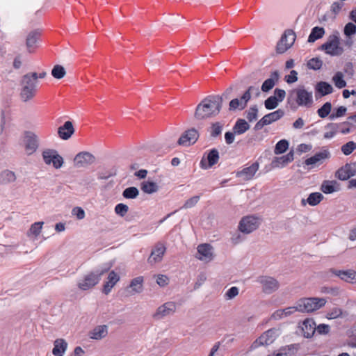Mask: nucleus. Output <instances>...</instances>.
Segmentation results:
<instances>
[{
	"label": "nucleus",
	"mask_w": 356,
	"mask_h": 356,
	"mask_svg": "<svg viewBox=\"0 0 356 356\" xmlns=\"http://www.w3.org/2000/svg\"><path fill=\"white\" fill-rule=\"evenodd\" d=\"M222 106L221 98L211 96L203 99L197 106L195 117L198 120L211 118L218 115Z\"/></svg>",
	"instance_id": "f257e3e1"
},
{
	"label": "nucleus",
	"mask_w": 356,
	"mask_h": 356,
	"mask_svg": "<svg viewBox=\"0 0 356 356\" xmlns=\"http://www.w3.org/2000/svg\"><path fill=\"white\" fill-rule=\"evenodd\" d=\"M113 266V262L110 261L105 264L103 267L97 269L96 271L86 275L79 280L78 287L83 291L92 289L99 283L102 275L111 268Z\"/></svg>",
	"instance_id": "f03ea898"
},
{
	"label": "nucleus",
	"mask_w": 356,
	"mask_h": 356,
	"mask_svg": "<svg viewBox=\"0 0 356 356\" xmlns=\"http://www.w3.org/2000/svg\"><path fill=\"white\" fill-rule=\"evenodd\" d=\"M41 33L39 29H30L26 31L24 36V54L31 56L36 54L41 43Z\"/></svg>",
	"instance_id": "7ed1b4c3"
},
{
	"label": "nucleus",
	"mask_w": 356,
	"mask_h": 356,
	"mask_svg": "<svg viewBox=\"0 0 356 356\" xmlns=\"http://www.w3.org/2000/svg\"><path fill=\"white\" fill-rule=\"evenodd\" d=\"M38 73L29 72L24 74V102H31L38 92Z\"/></svg>",
	"instance_id": "20e7f679"
},
{
	"label": "nucleus",
	"mask_w": 356,
	"mask_h": 356,
	"mask_svg": "<svg viewBox=\"0 0 356 356\" xmlns=\"http://www.w3.org/2000/svg\"><path fill=\"white\" fill-rule=\"evenodd\" d=\"M262 218L256 214H250L241 218L238 225V229L244 234H250L256 231L261 226Z\"/></svg>",
	"instance_id": "39448f33"
},
{
	"label": "nucleus",
	"mask_w": 356,
	"mask_h": 356,
	"mask_svg": "<svg viewBox=\"0 0 356 356\" xmlns=\"http://www.w3.org/2000/svg\"><path fill=\"white\" fill-rule=\"evenodd\" d=\"M321 49L332 56L342 55L344 52V49L341 44L339 33L330 35L327 41L321 45Z\"/></svg>",
	"instance_id": "423d86ee"
},
{
	"label": "nucleus",
	"mask_w": 356,
	"mask_h": 356,
	"mask_svg": "<svg viewBox=\"0 0 356 356\" xmlns=\"http://www.w3.org/2000/svg\"><path fill=\"white\" fill-rule=\"evenodd\" d=\"M327 300L324 298H302L297 302L299 312H312L325 305Z\"/></svg>",
	"instance_id": "0eeeda50"
},
{
	"label": "nucleus",
	"mask_w": 356,
	"mask_h": 356,
	"mask_svg": "<svg viewBox=\"0 0 356 356\" xmlns=\"http://www.w3.org/2000/svg\"><path fill=\"white\" fill-rule=\"evenodd\" d=\"M216 256L215 249L209 243H201L196 248L195 257L203 264L212 262L215 259Z\"/></svg>",
	"instance_id": "6e6552de"
},
{
	"label": "nucleus",
	"mask_w": 356,
	"mask_h": 356,
	"mask_svg": "<svg viewBox=\"0 0 356 356\" xmlns=\"http://www.w3.org/2000/svg\"><path fill=\"white\" fill-rule=\"evenodd\" d=\"M40 146L38 136L33 131H24V154L28 156L37 152Z\"/></svg>",
	"instance_id": "1a4fd4ad"
},
{
	"label": "nucleus",
	"mask_w": 356,
	"mask_h": 356,
	"mask_svg": "<svg viewBox=\"0 0 356 356\" xmlns=\"http://www.w3.org/2000/svg\"><path fill=\"white\" fill-rule=\"evenodd\" d=\"M330 158L331 152L330 150L323 149L305 159L304 165L307 167L308 170L318 168Z\"/></svg>",
	"instance_id": "9d476101"
},
{
	"label": "nucleus",
	"mask_w": 356,
	"mask_h": 356,
	"mask_svg": "<svg viewBox=\"0 0 356 356\" xmlns=\"http://www.w3.org/2000/svg\"><path fill=\"white\" fill-rule=\"evenodd\" d=\"M42 156L44 163L47 165H51L56 170L63 166L64 159L55 149H46L42 152Z\"/></svg>",
	"instance_id": "9b49d317"
},
{
	"label": "nucleus",
	"mask_w": 356,
	"mask_h": 356,
	"mask_svg": "<svg viewBox=\"0 0 356 356\" xmlns=\"http://www.w3.org/2000/svg\"><path fill=\"white\" fill-rule=\"evenodd\" d=\"M166 245L163 242H157L152 248L150 254L147 258V263L154 266L161 263L166 252Z\"/></svg>",
	"instance_id": "f8f14e48"
},
{
	"label": "nucleus",
	"mask_w": 356,
	"mask_h": 356,
	"mask_svg": "<svg viewBox=\"0 0 356 356\" xmlns=\"http://www.w3.org/2000/svg\"><path fill=\"white\" fill-rule=\"evenodd\" d=\"M279 329L273 328L264 332L252 345V348H257L261 346H268L272 344L280 336Z\"/></svg>",
	"instance_id": "ddd939ff"
},
{
	"label": "nucleus",
	"mask_w": 356,
	"mask_h": 356,
	"mask_svg": "<svg viewBox=\"0 0 356 356\" xmlns=\"http://www.w3.org/2000/svg\"><path fill=\"white\" fill-rule=\"evenodd\" d=\"M257 282L260 284L262 291L266 294H271L278 290L279 282L274 277L267 275H261L257 277Z\"/></svg>",
	"instance_id": "4468645a"
},
{
	"label": "nucleus",
	"mask_w": 356,
	"mask_h": 356,
	"mask_svg": "<svg viewBox=\"0 0 356 356\" xmlns=\"http://www.w3.org/2000/svg\"><path fill=\"white\" fill-rule=\"evenodd\" d=\"M176 310L177 304L175 302H166L156 309L153 317L156 319H162L166 316L174 314Z\"/></svg>",
	"instance_id": "2eb2a0df"
},
{
	"label": "nucleus",
	"mask_w": 356,
	"mask_h": 356,
	"mask_svg": "<svg viewBox=\"0 0 356 356\" xmlns=\"http://www.w3.org/2000/svg\"><path fill=\"white\" fill-rule=\"evenodd\" d=\"M296 35L292 31H287L281 38L277 46V51L280 54L285 52L294 43Z\"/></svg>",
	"instance_id": "dca6fc26"
},
{
	"label": "nucleus",
	"mask_w": 356,
	"mask_h": 356,
	"mask_svg": "<svg viewBox=\"0 0 356 356\" xmlns=\"http://www.w3.org/2000/svg\"><path fill=\"white\" fill-rule=\"evenodd\" d=\"M296 102L301 106H309L313 103L312 92L307 91L304 88H298L295 90Z\"/></svg>",
	"instance_id": "f3484780"
},
{
	"label": "nucleus",
	"mask_w": 356,
	"mask_h": 356,
	"mask_svg": "<svg viewBox=\"0 0 356 356\" xmlns=\"http://www.w3.org/2000/svg\"><path fill=\"white\" fill-rule=\"evenodd\" d=\"M95 157L88 152H81L77 154L74 159V165L76 168H85L92 164Z\"/></svg>",
	"instance_id": "a211bd4d"
},
{
	"label": "nucleus",
	"mask_w": 356,
	"mask_h": 356,
	"mask_svg": "<svg viewBox=\"0 0 356 356\" xmlns=\"http://www.w3.org/2000/svg\"><path fill=\"white\" fill-rule=\"evenodd\" d=\"M284 113L282 110L278 109L274 112L268 113L264 115L257 124L255 127L257 129H261L266 125H268L274 122L280 120Z\"/></svg>",
	"instance_id": "6ab92c4d"
},
{
	"label": "nucleus",
	"mask_w": 356,
	"mask_h": 356,
	"mask_svg": "<svg viewBox=\"0 0 356 356\" xmlns=\"http://www.w3.org/2000/svg\"><path fill=\"white\" fill-rule=\"evenodd\" d=\"M120 280V277L118 273L114 270L110 271L103 284L102 293L108 295Z\"/></svg>",
	"instance_id": "aec40b11"
},
{
	"label": "nucleus",
	"mask_w": 356,
	"mask_h": 356,
	"mask_svg": "<svg viewBox=\"0 0 356 356\" xmlns=\"http://www.w3.org/2000/svg\"><path fill=\"white\" fill-rule=\"evenodd\" d=\"M199 137L198 132L195 129L185 131L178 140V144L182 146H189L194 144Z\"/></svg>",
	"instance_id": "412c9836"
},
{
	"label": "nucleus",
	"mask_w": 356,
	"mask_h": 356,
	"mask_svg": "<svg viewBox=\"0 0 356 356\" xmlns=\"http://www.w3.org/2000/svg\"><path fill=\"white\" fill-rule=\"evenodd\" d=\"M259 168V163L255 162L249 166L243 168L241 170L236 172V176L242 180L248 181L252 179Z\"/></svg>",
	"instance_id": "4be33fe9"
},
{
	"label": "nucleus",
	"mask_w": 356,
	"mask_h": 356,
	"mask_svg": "<svg viewBox=\"0 0 356 356\" xmlns=\"http://www.w3.org/2000/svg\"><path fill=\"white\" fill-rule=\"evenodd\" d=\"M108 334V326L106 325H99L93 327L88 333L90 339L100 341L105 339Z\"/></svg>",
	"instance_id": "5701e85b"
},
{
	"label": "nucleus",
	"mask_w": 356,
	"mask_h": 356,
	"mask_svg": "<svg viewBox=\"0 0 356 356\" xmlns=\"http://www.w3.org/2000/svg\"><path fill=\"white\" fill-rule=\"evenodd\" d=\"M294 159V154L292 151L289 152L288 154L275 157L272 162L271 165L273 168H283L286 167L288 164L291 163Z\"/></svg>",
	"instance_id": "b1692460"
},
{
	"label": "nucleus",
	"mask_w": 356,
	"mask_h": 356,
	"mask_svg": "<svg viewBox=\"0 0 356 356\" xmlns=\"http://www.w3.org/2000/svg\"><path fill=\"white\" fill-rule=\"evenodd\" d=\"M252 88H250L240 99H234L229 102V109L235 111L236 109L242 110L246 105L248 102L251 97L250 90Z\"/></svg>",
	"instance_id": "393cba45"
},
{
	"label": "nucleus",
	"mask_w": 356,
	"mask_h": 356,
	"mask_svg": "<svg viewBox=\"0 0 356 356\" xmlns=\"http://www.w3.org/2000/svg\"><path fill=\"white\" fill-rule=\"evenodd\" d=\"M144 280L143 276L133 278L127 286L129 293L132 296L141 293L144 290Z\"/></svg>",
	"instance_id": "a878e982"
},
{
	"label": "nucleus",
	"mask_w": 356,
	"mask_h": 356,
	"mask_svg": "<svg viewBox=\"0 0 356 356\" xmlns=\"http://www.w3.org/2000/svg\"><path fill=\"white\" fill-rule=\"evenodd\" d=\"M298 312H299V309H298V305L296 302L293 306L289 307L282 309L276 310L272 314L271 318L275 321L282 320Z\"/></svg>",
	"instance_id": "bb28decb"
},
{
	"label": "nucleus",
	"mask_w": 356,
	"mask_h": 356,
	"mask_svg": "<svg viewBox=\"0 0 356 356\" xmlns=\"http://www.w3.org/2000/svg\"><path fill=\"white\" fill-rule=\"evenodd\" d=\"M219 160V154L218 152L213 149L211 150L208 154L207 158H203L200 161V166L203 169H209L216 163Z\"/></svg>",
	"instance_id": "cd10ccee"
},
{
	"label": "nucleus",
	"mask_w": 356,
	"mask_h": 356,
	"mask_svg": "<svg viewBox=\"0 0 356 356\" xmlns=\"http://www.w3.org/2000/svg\"><path fill=\"white\" fill-rule=\"evenodd\" d=\"M68 348V343L63 338H58L54 340L52 348V355L54 356H64Z\"/></svg>",
	"instance_id": "c85d7f7f"
},
{
	"label": "nucleus",
	"mask_w": 356,
	"mask_h": 356,
	"mask_svg": "<svg viewBox=\"0 0 356 356\" xmlns=\"http://www.w3.org/2000/svg\"><path fill=\"white\" fill-rule=\"evenodd\" d=\"M340 190V184L335 180H324L321 186V191L325 194H331Z\"/></svg>",
	"instance_id": "c756f323"
},
{
	"label": "nucleus",
	"mask_w": 356,
	"mask_h": 356,
	"mask_svg": "<svg viewBox=\"0 0 356 356\" xmlns=\"http://www.w3.org/2000/svg\"><path fill=\"white\" fill-rule=\"evenodd\" d=\"M333 273L346 282L350 284L356 283V271L353 270H334Z\"/></svg>",
	"instance_id": "7c9ffc66"
},
{
	"label": "nucleus",
	"mask_w": 356,
	"mask_h": 356,
	"mask_svg": "<svg viewBox=\"0 0 356 356\" xmlns=\"http://www.w3.org/2000/svg\"><path fill=\"white\" fill-rule=\"evenodd\" d=\"M356 175V170L353 169L350 165H346L339 169L335 176L340 180H346Z\"/></svg>",
	"instance_id": "2f4dec72"
},
{
	"label": "nucleus",
	"mask_w": 356,
	"mask_h": 356,
	"mask_svg": "<svg viewBox=\"0 0 356 356\" xmlns=\"http://www.w3.org/2000/svg\"><path fill=\"white\" fill-rule=\"evenodd\" d=\"M74 132V129L70 121L65 122L63 126L60 127L58 129V134L63 140H68Z\"/></svg>",
	"instance_id": "473e14b6"
},
{
	"label": "nucleus",
	"mask_w": 356,
	"mask_h": 356,
	"mask_svg": "<svg viewBox=\"0 0 356 356\" xmlns=\"http://www.w3.org/2000/svg\"><path fill=\"white\" fill-rule=\"evenodd\" d=\"M301 329L304 337L310 338L316 331V323L312 318H307L303 321Z\"/></svg>",
	"instance_id": "72a5a7b5"
},
{
	"label": "nucleus",
	"mask_w": 356,
	"mask_h": 356,
	"mask_svg": "<svg viewBox=\"0 0 356 356\" xmlns=\"http://www.w3.org/2000/svg\"><path fill=\"white\" fill-rule=\"evenodd\" d=\"M43 225L44 222H36L32 224L27 232V237L32 241H37L41 234Z\"/></svg>",
	"instance_id": "f704fd0d"
},
{
	"label": "nucleus",
	"mask_w": 356,
	"mask_h": 356,
	"mask_svg": "<svg viewBox=\"0 0 356 356\" xmlns=\"http://www.w3.org/2000/svg\"><path fill=\"white\" fill-rule=\"evenodd\" d=\"M140 188L146 194H153L159 191V186L157 182L147 180L141 183Z\"/></svg>",
	"instance_id": "c9c22d12"
},
{
	"label": "nucleus",
	"mask_w": 356,
	"mask_h": 356,
	"mask_svg": "<svg viewBox=\"0 0 356 356\" xmlns=\"http://www.w3.org/2000/svg\"><path fill=\"white\" fill-rule=\"evenodd\" d=\"M323 200V195L318 192L312 193L309 195L307 200L302 199V205L305 206L309 204L310 206L314 207L318 205Z\"/></svg>",
	"instance_id": "e433bc0d"
},
{
	"label": "nucleus",
	"mask_w": 356,
	"mask_h": 356,
	"mask_svg": "<svg viewBox=\"0 0 356 356\" xmlns=\"http://www.w3.org/2000/svg\"><path fill=\"white\" fill-rule=\"evenodd\" d=\"M279 79V73L277 72H274L270 74V78L266 79L261 86V90L263 92H268L271 90L275 83L278 81Z\"/></svg>",
	"instance_id": "4c0bfd02"
},
{
	"label": "nucleus",
	"mask_w": 356,
	"mask_h": 356,
	"mask_svg": "<svg viewBox=\"0 0 356 356\" xmlns=\"http://www.w3.org/2000/svg\"><path fill=\"white\" fill-rule=\"evenodd\" d=\"M250 129V125L248 123L243 119H239L236 121L233 131L236 134L241 135L244 134L246 131Z\"/></svg>",
	"instance_id": "58836bf2"
},
{
	"label": "nucleus",
	"mask_w": 356,
	"mask_h": 356,
	"mask_svg": "<svg viewBox=\"0 0 356 356\" xmlns=\"http://www.w3.org/2000/svg\"><path fill=\"white\" fill-rule=\"evenodd\" d=\"M343 311L339 307H334L330 309L325 315V318L328 320H334L343 317Z\"/></svg>",
	"instance_id": "ea45409f"
},
{
	"label": "nucleus",
	"mask_w": 356,
	"mask_h": 356,
	"mask_svg": "<svg viewBox=\"0 0 356 356\" xmlns=\"http://www.w3.org/2000/svg\"><path fill=\"white\" fill-rule=\"evenodd\" d=\"M325 34V29L322 27L316 26L312 29L308 38L309 42H314L316 40L323 38Z\"/></svg>",
	"instance_id": "a19ab883"
},
{
	"label": "nucleus",
	"mask_w": 356,
	"mask_h": 356,
	"mask_svg": "<svg viewBox=\"0 0 356 356\" xmlns=\"http://www.w3.org/2000/svg\"><path fill=\"white\" fill-rule=\"evenodd\" d=\"M316 90L321 95L324 96L332 93L333 88L330 83L324 81H321L318 83H317L316 86Z\"/></svg>",
	"instance_id": "79ce46f5"
},
{
	"label": "nucleus",
	"mask_w": 356,
	"mask_h": 356,
	"mask_svg": "<svg viewBox=\"0 0 356 356\" xmlns=\"http://www.w3.org/2000/svg\"><path fill=\"white\" fill-rule=\"evenodd\" d=\"M325 131L323 135L325 139L329 140L334 138L337 131V124L329 123L325 127Z\"/></svg>",
	"instance_id": "37998d69"
},
{
	"label": "nucleus",
	"mask_w": 356,
	"mask_h": 356,
	"mask_svg": "<svg viewBox=\"0 0 356 356\" xmlns=\"http://www.w3.org/2000/svg\"><path fill=\"white\" fill-rule=\"evenodd\" d=\"M289 147V143L286 139H282L278 141L275 147L274 153L277 155L284 153Z\"/></svg>",
	"instance_id": "c03bdc74"
},
{
	"label": "nucleus",
	"mask_w": 356,
	"mask_h": 356,
	"mask_svg": "<svg viewBox=\"0 0 356 356\" xmlns=\"http://www.w3.org/2000/svg\"><path fill=\"white\" fill-rule=\"evenodd\" d=\"M15 180V175L13 172L10 170H4L0 174V183L6 184L13 182Z\"/></svg>",
	"instance_id": "a18cd8bd"
},
{
	"label": "nucleus",
	"mask_w": 356,
	"mask_h": 356,
	"mask_svg": "<svg viewBox=\"0 0 356 356\" xmlns=\"http://www.w3.org/2000/svg\"><path fill=\"white\" fill-rule=\"evenodd\" d=\"M332 81L335 86L338 88H343L346 86V82L344 80L343 74L338 72L332 77Z\"/></svg>",
	"instance_id": "49530a36"
},
{
	"label": "nucleus",
	"mask_w": 356,
	"mask_h": 356,
	"mask_svg": "<svg viewBox=\"0 0 356 356\" xmlns=\"http://www.w3.org/2000/svg\"><path fill=\"white\" fill-rule=\"evenodd\" d=\"M51 75L57 79H63L66 75V71L63 66L55 65L51 70Z\"/></svg>",
	"instance_id": "de8ad7c7"
},
{
	"label": "nucleus",
	"mask_w": 356,
	"mask_h": 356,
	"mask_svg": "<svg viewBox=\"0 0 356 356\" xmlns=\"http://www.w3.org/2000/svg\"><path fill=\"white\" fill-rule=\"evenodd\" d=\"M139 195V191L136 187L127 188L122 193V195L126 199H134Z\"/></svg>",
	"instance_id": "09e8293b"
},
{
	"label": "nucleus",
	"mask_w": 356,
	"mask_h": 356,
	"mask_svg": "<svg viewBox=\"0 0 356 356\" xmlns=\"http://www.w3.org/2000/svg\"><path fill=\"white\" fill-rule=\"evenodd\" d=\"M332 108L330 102L325 103L317 111L318 116L321 118H326L330 113Z\"/></svg>",
	"instance_id": "8fccbe9b"
},
{
	"label": "nucleus",
	"mask_w": 356,
	"mask_h": 356,
	"mask_svg": "<svg viewBox=\"0 0 356 356\" xmlns=\"http://www.w3.org/2000/svg\"><path fill=\"white\" fill-rule=\"evenodd\" d=\"M341 149L344 155H350L356 149V143L353 141H349L343 145L341 147Z\"/></svg>",
	"instance_id": "3c124183"
},
{
	"label": "nucleus",
	"mask_w": 356,
	"mask_h": 356,
	"mask_svg": "<svg viewBox=\"0 0 356 356\" xmlns=\"http://www.w3.org/2000/svg\"><path fill=\"white\" fill-rule=\"evenodd\" d=\"M154 279L156 281V283L160 286V287H165L167 286L170 283V279L169 277L163 274H158L154 276Z\"/></svg>",
	"instance_id": "603ef678"
},
{
	"label": "nucleus",
	"mask_w": 356,
	"mask_h": 356,
	"mask_svg": "<svg viewBox=\"0 0 356 356\" xmlns=\"http://www.w3.org/2000/svg\"><path fill=\"white\" fill-rule=\"evenodd\" d=\"M72 215L78 220H81L86 218V212L81 207H75L72 209Z\"/></svg>",
	"instance_id": "864d4df0"
},
{
	"label": "nucleus",
	"mask_w": 356,
	"mask_h": 356,
	"mask_svg": "<svg viewBox=\"0 0 356 356\" xmlns=\"http://www.w3.org/2000/svg\"><path fill=\"white\" fill-rule=\"evenodd\" d=\"M323 65V61L319 58H313L310 59L307 63V66L309 69L317 70L321 68Z\"/></svg>",
	"instance_id": "5fc2aeb1"
},
{
	"label": "nucleus",
	"mask_w": 356,
	"mask_h": 356,
	"mask_svg": "<svg viewBox=\"0 0 356 356\" xmlns=\"http://www.w3.org/2000/svg\"><path fill=\"white\" fill-rule=\"evenodd\" d=\"M115 213L120 216V217H124L126 216V214L127 213L128 211H129V207L123 203H120V204H118L115 207Z\"/></svg>",
	"instance_id": "6e6d98bb"
},
{
	"label": "nucleus",
	"mask_w": 356,
	"mask_h": 356,
	"mask_svg": "<svg viewBox=\"0 0 356 356\" xmlns=\"http://www.w3.org/2000/svg\"><path fill=\"white\" fill-rule=\"evenodd\" d=\"M239 293V289L236 286H232L225 293V298L230 300L236 298Z\"/></svg>",
	"instance_id": "4d7b16f0"
},
{
	"label": "nucleus",
	"mask_w": 356,
	"mask_h": 356,
	"mask_svg": "<svg viewBox=\"0 0 356 356\" xmlns=\"http://www.w3.org/2000/svg\"><path fill=\"white\" fill-rule=\"evenodd\" d=\"M279 103L276 97L270 96L265 101L264 104L267 109L272 110L277 108Z\"/></svg>",
	"instance_id": "13d9d810"
},
{
	"label": "nucleus",
	"mask_w": 356,
	"mask_h": 356,
	"mask_svg": "<svg viewBox=\"0 0 356 356\" xmlns=\"http://www.w3.org/2000/svg\"><path fill=\"white\" fill-rule=\"evenodd\" d=\"M343 33L347 37L355 35L356 33V26L351 22L348 23L344 27Z\"/></svg>",
	"instance_id": "bf43d9fd"
},
{
	"label": "nucleus",
	"mask_w": 356,
	"mask_h": 356,
	"mask_svg": "<svg viewBox=\"0 0 356 356\" xmlns=\"http://www.w3.org/2000/svg\"><path fill=\"white\" fill-rule=\"evenodd\" d=\"M346 111L347 108L345 106H341L339 108H337L333 113L330 115V118L331 120H334L336 118H341L346 114Z\"/></svg>",
	"instance_id": "052dcab7"
},
{
	"label": "nucleus",
	"mask_w": 356,
	"mask_h": 356,
	"mask_svg": "<svg viewBox=\"0 0 356 356\" xmlns=\"http://www.w3.org/2000/svg\"><path fill=\"white\" fill-rule=\"evenodd\" d=\"M258 109L256 106L250 108L246 112V118L250 122H252L257 118Z\"/></svg>",
	"instance_id": "680f3d73"
},
{
	"label": "nucleus",
	"mask_w": 356,
	"mask_h": 356,
	"mask_svg": "<svg viewBox=\"0 0 356 356\" xmlns=\"http://www.w3.org/2000/svg\"><path fill=\"white\" fill-rule=\"evenodd\" d=\"M222 130V125L219 122H216L212 124L210 130L211 135L213 137H216L220 135Z\"/></svg>",
	"instance_id": "e2e57ef3"
},
{
	"label": "nucleus",
	"mask_w": 356,
	"mask_h": 356,
	"mask_svg": "<svg viewBox=\"0 0 356 356\" xmlns=\"http://www.w3.org/2000/svg\"><path fill=\"white\" fill-rule=\"evenodd\" d=\"M312 149V145L309 143H301L297 146V152L300 154L307 153Z\"/></svg>",
	"instance_id": "0e129e2a"
},
{
	"label": "nucleus",
	"mask_w": 356,
	"mask_h": 356,
	"mask_svg": "<svg viewBox=\"0 0 356 356\" xmlns=\"http://www.w3.org/2000/svg\"><path fill=\"white\" fill-rule=\"evenodd\" d=\"M199 200H200L199 196H193V197L189 198L188 200H187L186 201V202L183 205V208L184 209H190V208L193 207L194 206H195L197 204Z\"/></svg>",
	"instance_id": "69168bd1"
},
{
	"label": "nucleus",
	"mask_w": 356,
	"mask_h": 356,
	"mask_svg": "<svg viewBox=\"0 0 356 356\" xmlns=\"http://www.w3.org/2000/svg\"><path fill=\"white\" fill-rule=\"evenodd\" d=\"M316 330L320 334H327L330 332V327L327 324H319L318 326L316 325Z\"/></svg>",
	"instance_id": "338daca9"
},
{
	"label": "nucleus",
	"mask_w": 356,
	"mask_h": 356,
	"mask_svg": "<svg viewBox=\"0 0 356 356\" xmlns=\"http://www.w3.org/2000/svg\"><path fill=\"white\" fill-rule=\"evenodd\" d=\"M298 80V73L295 70H291L290 72V74L285 76V81L288 83H292Z\"/></svg>",
	"instance_id": "774afa93"
}]
</instances>
